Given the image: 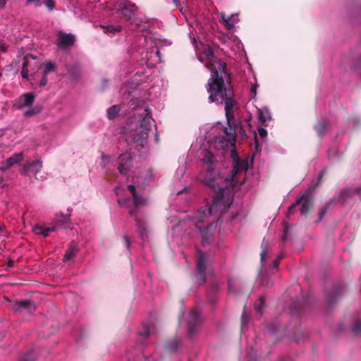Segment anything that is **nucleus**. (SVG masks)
<instances>
[{"label":"nucleus","instance_id":"nucleus-1","mask_svg":"<svg viewBox=\"0 0 361 361\" xmlns=\"http://www.w3.org/2000/svg\"><path fill=\"white\" fill-rule=\"evenodd\" d=\"M211 77L206 85L207 92L209 94L208 99L211 103L221 104L224 103V98L231 92V88L226 87L222 71H219L210 66Z\"/></svg>","mask_w":361,"mask_h":361},{"label":"nucleus","instance_id":"nucleus-2","mask_svg":"<svg viewBox=\"0 0 361 361\" xmlns=\"http://www.w3.org/2000/svg\"><path fill=\"white\" fill-rule=\"evenodd\" d=\"M198 180L205 184L207 186L218 190V192L214 198L212 204L209 207V213H211L217 204L224 201L225 207L228 209L233 202V197H228L224 200V190L218 186L216 174L215 173L213 167L209 165L206 170L202 171L198 176Z\"/></svg>","mask_w":361,"mask_h":361},{"label":"nucleus","instance_id":"nucleus-3","mask_svg":"<svg viewBox=\"0 0 361 361\" xmlns=\"http://www.w3.org/2000/svg\"><path fill=\"white\" fill-rule=\"evenodd\" d=\"M145 116L140 121V126L135 129L131 128L129 131L128 137L134 142L144 141L148 137V133L150 130L151 111L149 109H145Z\"/></svg>","mask_w":361,"mask_h":361},{"label":"nucleus","instance_id":"nucleus-4","mask_svg":"<svg viewBox=\"0 0 361 361\" xmlns=\"http://www.w3.org/2000/svg\"><path fill=\"white\" fill-rule=\"evenodd\" d=\"M209 213V208H201L198 210V216L196 218L198 219L197 224H196V227L200 231L202 234V245L203 246H207L211 243L214 238V231L216 226V224L210 223L207 227L202 228L199 224L204 221V218L207 214H211Z\"/></svg>","mask_w":361,"mask_h":361},{"label":"nucleus","instance_id":"nucleus-5","mask_svg":"<svg viewBox=\"0 0 361 361\" xmlns=\"http://www.w3.org/2000/svg\"><path fill=\"white\" fill-rule=\"evenodd\" d=\"M118 12L130 25L136 28H141L142 20L137 15V8L135 4L127 1L121 6Z\"/></svg>","mask_w":361,"mask_h":361},{"label":"nucleus","instance_id":"nucleus-6","mask_svg":"<svg viewBox=\"0 0 361 361\" xmlns=\"http://www.w3.org/2000/svg\"><path fill=\"white\" fill-rule=\"evenodd\" d=\"M202 58H204L207 63L205 66L210 71V66L214 67L215 69H218L219 71H222L223 73H226V63L216 59L214 57V51L212 48L209 46H207L204 47L201 56H200V61H202Z\"/></svg>","mask_w":361,"mask_h":361},{"label":"nucleus","instance_id":"nucleus-7","mask_svg":"<svg viewBox=\"0 0 361 361\" xmlns=\"http://www.w3.org/2000/svg\"><path fill=\"white\" fill-rule=\"evenodd\" d=\"M208 257L205 253L200 250H197L196 253V279L200 284L206 282V272L207 269Z\"/></svg>","mask_w":361,"mask_h":361},{"label":"nucleus","instance_id":"nucleus-8","mask_svg":"<svg viewBox=\"0 0 361 361\" xmlns=\"http://www.w3.org/2000/svg\"><path fill=\"white\" fill-rule=\"evenodd\" d=\"M202 322L200 312L196 310H191L188 317V336L192 338L197 332Z\"/></svg>","mask_w":361,"mask_h":361},{"label":"nucleus","instance_id":"nucleus-9","mask_svg":"<svg viewBox=\"0 0 361 361\" xmlns=\"http://www.w3.org/2000/svg\"><path fill=\"white\" fill-rule=\"evenodd\" d=\"M42 169V162L39 160L32 161L23 166L22 173L28 176L32 175L37 180H44L46 178L44 175H39Z\"/></svg>","mask_w":361,"mask_h":361},{"label":"nucleus","instance_id":"nucleus-10","mask_svg":"<svg viewBox=\"0 0 361 361\" xmlns=\"http://www.w3.org/2000/svg\"><path fill=\"white\" fill-rule=\"evenodd\" d=\"M298 204H301L300 214L306 215L313 207V202L308 196L302 195L298 198L295 204H292L288 211V214H293L294 209Z\"/></svg>","mask_w":361,"mask_h":361},{"label":"nucleus","instance_id":"nucleus-11","mask_svg":"<svg viewBox=\"0 0 361 361\" xmlns=\"http://www.w3.org/2000/svg\"><path fill=\"white\" fill-rule=\"evenodd\" d=\"M56 44L59 49L64 50L71 47L75 42V36L71 33H66L59 30L57 33Z\"/></svg>","mask_w":361,"mask_h":361},{"label":"nucleus","instance_id":"nucleus-12","mask_svg":"<svg viewBox=\"0 0 361 361\" xmlns=\"http://www.w3.org/2000/svg\"><path fill=\"white\" fill-rule=\"evenodd\" d=\"M35 94L32 92H27L20 95L13 103V108L22 109L24 107H30L33 104Z\"/></svg>","mask_w":361,"mask_h":361},{"label":"nucleus","instance_id":"nucleus-13","mask_svg":"<svg viewBox=\"0 0 361 361\" xmlns=\"http://www.w3.org/2000/svg\"><path fill=\"white\" fill-rule=\"evenodd\" d=\"M224 103H225V114L228 126H231V121L234 119L233 108L237 104L233 98V91L228 93V94L224 98Z\"/></svg>","mask_w":361,"mask_h":361},{"label":"nucleus","instance_id":"nucleus-14","mask_svg":"<svg viewBox=\"0 0 361 361\" xmlns=\"http://www.w3.org/2000/svg\"><path fill=\"white\" fill-rule=\"evenodd\" d=\"M344 287L343 285H338L333 288L331 293L326 292V300L329 306L333 305L339 298L343 296Z\"/></svg>","mask_w":361,"mask_h":361},{"label":"nucleus","instance_id":"nucleus-15","mask_svg":"<svg viewBox=\"0 0 361 361\" xmlns=\"http://www.w3.org/2000/svg\"><path fill=\"white\" fill-rule=\"evenodd\" d=\"M23 159V153H16L2 163V166H1L0 170L2 171H6L13 165L20 163Z\"/></svg>","mask_w":361,"mask_h":361},{"label":"nucleus","instance_id":"nucleus-16","mask_svg":"<svg viewBox=\"0 0 361 361\" xmlns=\"http://www.w3.org/2000/svg\"><path fill=\"white\" fill-rule=\"evenodd\" d=\"M132 157L130 154L126 153L120 155L118 170L121 174H127L129 167L128 162L130 161Z\"/></svg>","mask_w":361,"mask_h":361},{"label":"nucleus","instance_id":"nucleus-17","mask_svg":"<svg viewBox=\"0 0 361 361\" xmlns=\"http://www.w3.org/2000/svg\"><path fill=\"white\" fill-rule=\"evenodd\" d=\"M70 221V215L66 214H60V215H56V217L54 219V226H56V228L58 229L60 228H65L68 226Z\"/></svg>","mask_w":361,"mask_h":361},{"label":"nucleus","instance_id":"nucleus-18","mask_svg":"<svg viewBox=\"0 0 361 361\" xmlns=\"http://www.w3.org/2000/svg\"><path fill=\"white\" fill-rule=\"evenodd\" d=\"M17 307L20 311H27L29 313H32L36 310L34 302L29 300H23L18 302Z\"/></svg>","mask_w":361,"mask_h":361},{"label":"nucleus","instance_id":"nucleus-19","mask_svg":"<svg viewBox=\"0 0 361 361\" xmlns=\"http://www.w3.org/2000/svg\"><path fill=\"white\" fill-rule=\"evenodd\" d=\"M353 191L349 188H343L341 190L337 202L345 204L353 198Z\"/></svg>","mask_w":361,"mask_h":361},{"label":"nucleus","instance_id":"nucleus-20","mask_svg":"<svg viewBox=\"0 0 361 361\" xmlns=\"http://www.w3.org/2000/svg\"><path fill=\"white\" fill-rule=\"evenodd\" d=\"M233 127L235 126V123H234L233 120H231V126H229L230 128L229 129L225 128L224 133L226 135V136L228 137V140H227L228 142L231 145L235 146V142H236L235 129H233Z\"/></svg>","mask_w":361,"mask_h":361},{"label":"nucleus","instance_id":"nucleus-21","mask_svg":"<svg viewBox=\"0 0 361 361\" xmlns=\"http://www.w3.org/2000/svg\"><path fill=\"white\" fill-rule=\"evenodd\" d=\"M135 221L136 222L137 232L139 233L141 238H144L147 236L148 232L146 222L138 219L137 217L135 218Z\"/></svg>","mask_w":361,"mask_h":361},{"label":"nucleus","instance_id":"nucleus-22","mask_svg":"<svg viewBox=\"0 0 361 361\" xmlns=\"http://www.w3.org/2000/svg\"><path fill=\"white\" fill-rule=\"evenodd\" d=\"M249 168L248 161L246 159H238L235 163L233 171L238 173L241 171H247Z\"/></svg>","mask_w":361,"mask_h":361},{"label":"nucleus","instance_id":"nucleus-23","mask_svg":"<svg viewBox=\"0 0 361 361\" xmlns=\"http://www.w3.org/2000/svg\"><path fill=\"white\" fill-rule=\"evenodd\" d=\"M257 115L258 118L261 122L262 125H263L264 126H267V123L271 120V116L269 112L267 110L264 111L262 109H258Z\"/></svg>","mask_w":361,"mask_h":361},{"label":"nucleus","instance_id":"nucleus-24","mask_svg":"<svg viewBox=\"0 0 361 361\" xmlns=\"http://www.w3.org/2000/svg\"><path fill=\"white\" fill-rule=\"evenodd\" d=\"M165 346L168 352L175 353L178 348V341L176 338H171L166 341Z\"/></svg>","mask_w":361,"mask_h":361},{"label":"nucleus","instance_id":"nucleus-25","mask_svg":"<svg viewBox=\"0 0 361 361\" xmlns=\"http://www.w3.org/2000/svg\"><path fill=\"white\" fill-rule=\"evenodd\" d=\"M57 229L56 228V226H53L51 227L48 228H44L41 226H36L35 228V231L36 233L37 234H42L44 237H47L49 235L50 232L55 231Z\"/></svg>","mask_w":361,"mask_h":361},{"label":"nucleus","instance_id":"nucleus-26","mask_svg":"<svg viewBox=\"0 0 361 361\" xmlns=\"http://www.w3.org/2000/svg\"><path fill=\"white\" fill-rule=\"evenodd\" d=\"M265 305V298L264 295H261L258 300L255 304V309L256 311V313L258 314L259 316L262 314L263 308Z\"/></svg>","mask_w":361,"mask_h":361},{"label":"nucleus","instance_id":"nucleus-27","mask_svg":"<svg viewBox=\"0 0 361 361\" xmlns=\"http://www.w3.org/2000/svg\"><path fill=\"white\" fill-rule=\"evenodd\" d=\"M30 56L31 58L34 59V57L32 55H27L24 58L23 62L22 64V69L20 71V74H21L22 78L24 79H28V69H27L28 60H27V59Z\"/></svg>","mask_w":361,"mask_h":361},{"label":"nucleus","instance_id":"nucleus-28","mask_svg":"<svg viewBox=\"0 0 361 361\" xmlns=\"http://www.w3.org/2000/svg\"><path fill=\"white\" fill-rule=\"evenodd\" d=\"M336 201L334 199L329 200L323 207V208L321 209V211L319 213V219L317 221V223H319L325 216L328 209L330 207V206L332 204H336Z\"/></svg>","mask_w":361,"mask_h":361},{"label":"nucleus","instance_id":"nucleus-29","mask_svg":"<svg viewBox=\"0 0 361 361\" xmlns=\"http://www.w3.org/2000/svg\"><path fill=\"white\" fill-rule=\"evenodd\" d=\"M77 252L78 249L75 246H71L64 254L63 262H68L72 259L75 257Z\"/></svg>","mask_w":361,"mask_h":361},{"label":"nucleus","instance_id":"nucleus-30","mask_svg":"<svg viewBox=\"0 0 361 361\" xmlns=\"http://www.w3.org/2000/svg\"><path fill=\"white\" fill-rule=\"evenodd\" d=\"M218 290H219L218 283H214L208 291V298L209 299L211 302L213 303L215 302V295H216V293L218 292Z\"/></svg>","mask_w":361,"mask_h":361},{"label":"nucleus","instance_id":"nucleus-31","mask_svg":"<svg viewBox=\"0 0 361 361\" xmlns=\"http://www.w3.org/2000/svg\"><path fill=\"white\" fill-rule=\"evenodd\" d=\"M120 110H121L120 106L118 105H114V106H111L107 110L108 118L109 119L115 118L118 116Z\"/></svg>","mask_w":361,"mask_h":361},{"label":"nucleus","instance_id":"nucleus-32","mask_svg":"<svg viewBox=\"0 0 361 361\" xmlns=\"http://www.w3.org/2000/svg\"><path fill=\"white\" fill-rule=\"evenodd\" d=\"M228 293L230 294L237 295L239 293L238 290H237V288H238V284L233 279H228Z\"/></svg>","mask_w":361,"mask_h":361},{"label":"nucleus","instance_id":"nucleus-33","mask_svg":"<svg viewBox=\"0 0 361 361\" xmlns=\"http://www.w3.org/2000/svg\"><path fill=\"white\" fill-rule=\"evenodd\" d=\"M103 28L104 30V32L109 33L111 35H116V33H118L121 31V26H114L112 25H107V26H103Z\"/></svg>","mask_w":361,"mask_h":361},{"label":"nucleus","instance_id":"nucleus-34","mask_svg":"<svg viewBox=\"0 0 361 361\" xmlns=\"http://www.w3.org/2000/svg\"><path fill=\"white\" fill-rule=\"evenodd\" d=\"M37 355L35 350H31L27 354H25L21 357L20 361H35L37 360Z\"/></svg>","mask_w":361,"mask_h":361},{"label":"nucleus","instance_id":"nucleus-35","mask_svg":"<svg viewBox=\"0 0 361 361\" xmlns=\"http://www.w3.org/2000/svg\"><path fill=\"white\" fill-rule=\"evenodd\" d=\"M221 18L224 25L226 26V27L228 30H232L234 28V24L230 22L231 19V16L226 17V14L224 13H221Z\"/></svg>","mask_w":361,"mask_h":361},{"label":"nucleus","instance_id":"nucleus-36","mask_svg":"<svg viewBox=\"0 0 361 361\" xmlns=\"http://www.w3.org/2000/svg\"><path fill=\"white\" fill-rule=\"evenodd\" d=\"M267 326L268 331L272 334H276L281 327L277 321L269 323Z\"/></svg>","mask_w":361,"mask_h":361},{"label":"nucleus","instance_id":"nucleus-37","mask_svg":"<svg viewBox=\"0 0 361 361\" xmlns=\"http://www.w3.org/2000/svg\"><path fill=\"white\" fill-rule=\"evenodd\" d=\"M262 251L260 253V256H261V263H262V264H263V263L264 262V261L266 259V257L267 255V248H268V243L264 239L263 240V241L262 243Z\"/></svg>","mask_w":361,"mask_h":361},{"label":"nucleus","instance_id":"nucleus-38","mask_svg":"<svg viewBox=\"0 0 361 361\" xmlns=\"http://www.w3.org/2000/svg\"><path fill=\"white\" fill-rule=\"evenodd\" d=\"M215 157L210 151H206L203 158V162L206 164H211L214 161Z\"/></svg>","mask_w":361,"mask_h":361},{"label":"nucleus","instance_id":"nucleus-39","mask_svg":"<svg viewBox=\"0 0 361 361\" xmlns=\"http://www.w3.org/2000/svg\"><path fill=\"white\" fill-rule=\"evenodd\" d=\"M133 204L135 207H139L140 206H143L145 204V200L142 196L138 195L137 194L133 197Z\"/></svg>","mask_w":361,"mask_h":361},{"label":"nucleus","instance_id":"nucleus-40","mask_svg":"<svg viewBox=\"0 0 361 361\" xmlns=\"http://www.w3.org/2000/svg\"><path fill=\"white\" fill-rule=\"evenodd\" d=\"M326 172H327V169H326V168H324L319 173L318 178H317V182H316V183L314 185V188H317L319 187L322 185V181H323V178L325 176V174L326 173Z\"/></svg>","mask_w":361,"mask_h":361},{"label":"nucleus","instance_id":"nucleus-41","mask_svg":"<svg viewBox=\"0 0 361 361\" xmlns=\"http://www.w3.org/2000/svg\"><path fill=\"white\" fill-rule=\"evenodd\" d=\"M326 125L325 122H319L318 125L315 127V130L317 134L322 137L326 130Z\"/></svg>","mask_w":361,"mask_h":361},{"label":"nucleus","instance_id":"nucleus-42","mask_svg":"<svg viewBox=\"0 0 361 361\" xmlns=\"http://www.w3.org/2000/svg\"><path fill=\"white\" fill-rule=\"evenodd\" d=\"M39 112H40V109L37 108V107L32 108V109H28L27 111H26L24 113V116L25 117H31V116L38 114Z\"/></svg>","mask_w":361,"mask_h":361},{"label":"nucleus","instance_id":"nucleus-43","mask_svg":"<svg viewBox=\"0 0 361 361\" xmlns=\"http://www.w3.org/2000/svg\"><path fill=\"white\" fill-rule=\"evenodd\" d=\"M352 331L355 334H361V321L360 320H356L352 327Z\"/></svg>","mask_w":361,"mask_h":361},{"label":"nucleus","instance_id":"nucleus-44","mask_svg":"<svg viewBox=\"0 0 361 361\" xmlns=\"http://www.w3.org/2000/svg\"><path fill=\"white\" fill-rule=\"evenodd\" d=\"M56 69V66L51 61H48L45 63V69L43 72V74L47 75V73L50 71H53Z\"/></svg>","mask_w":361,"mask_h":361},{"label":"nucleus","instance_id":"nucleus-45","mask_svg":"<svg viewBox=\"0 0 361 361\" xmlns=\"http://www.w3.org/2000/svg\"><path fill=\"white\" fill-rule=\"evenodd\" d=\"M151 334L150 326L147 325L144 327V330L139 332V335L142 337H148Z\"/></svg>","mask_w":361,"mask_h":361},{"label":"nucleus","instance_id":"nucleus-46","mask_svg":"<svg viewBox=\"0 0 361 361\" xmlns=\"http://www.w3.org/2000/svg\"><path fill=\"white\" fill-rule=\"evenodd\" d=\"M45 5L49 11H52L55 8L54 0H45Z\"/></svg>","mask_w":361,"mask_h":361},{"label":"nucleus","instance_id":"nucleus-47","mask_svg":"<svg viewBox=\"0 0 361 361\" xmlns=\"http://www.w3.org/2000/svg\"><path fill=\"white\" fill-rule=\"evenodd\" d=\"M130 200V198L118 199L117 202L120 207H126Z\"/></svg>","mask_w":361,"mask_h":361},{"label":"nucleus","instance_id":"nucleus-48","mask_svg":"<svg viewBox=\"0 0 361 361\" xmlns=\"http://www.w3.org/2000/svg\"><path fill=\"white\" fill-rule=\"evenodd\" d=\"M31 3H34L35 6L36 8L40 7L42 4V3L40 1V0H27V4H30Z\"/></svg>","mask_w":361,"mask_h":361},{"label":"nucleus","instance_id":"nucleus-49","mask_svg":"<svg viewBox=\"0 0 361 361\" xmlns=\"http://www.w3.org/2000/svg\"><path fill=\"white\" fill-rule=\"evenodd\" d=\"M259 280L262 285L269 286V281L262 275L259 276Z\"/></svg>","mask_w":361,"mask_h":361},{"label":"nucleus","instance_id":"nucleus-50","mask_svg":"<svg viewBox=\"0 0 361 361\" xmlns=\"http://www.w3.org/2000/svg\"><path fill=\"white\" fill-rule=\"evenodd\" d=\"M47 75L43 74L42 78L41 79V80L39 82V86L44 87L47 85Z\"/></svg>","mask_w":361,"mask_h":361},{"label":"nucleus","instance_id":"nucleus-51","mask_svg":"<svg viewBox=\"0 0 361 361\" xmlns=\"http://www.w3.org/2000/svg\"><path fill=\"white\" fill-rule=\"evenodd\" d=\"M128 189L130 192V193L132 194L133 197H134L135 195H137L136 188H135V187L134 185H128Z\"/></svg>","mask_w":361,"mask_h":361},{"label":"nucleus","instance_id":"nucleus-52","mask_svg":"<svg viewBox=\"0 0 361 361\" xmlns=\"http://www.w3.org/2000/svg\"><path fill=\"white\" fill-rule=\"evenodd\" d=\"M258 133H259V135H260V137H264L267 135V130L263 128H258Z\"/></svg>","mask_w":361,"mask_h":361},{"label":"nucleus","instance_id":"nucleus-53","mask_svg":"<svg viewBox=\"0 0 361 361\" xmlns=\"http://www.w3.org/2000/svg\"><path fill=\"white\" fill-rule=\"evenodd\" d=\"M288 231V224H286L284 225V235L281 238L283 242H285L287 240Z\"/></svg>","mask_w":361,"mask_h":361},{"label":"nucleus","instance_id":"nucleus-54","mask_svg":"<svg viewBox=\"0 0 361 361\" xmlns=\"http://www.w3.org/2000/svg\"><path fill=\"white\" fill-rule=\"evenodd\" d=\"M280 262H279V259H275L272 264H271V267H272V270H274V269H278V267H279V264Z\"/></svg>","mask_w":361,"mask_h":361},{"label":"nucleus","instance_id":"nucleus-55","mask_svg":"<svg viewBox=\"0 0 361 361\" xmlns=\"http://www.w3.org/2000/svg\"><path fill=\"white\" fill-rule=\"evenodd\" d=\"M137 207L135 208H133L131 209L130 211H129V214L130 216H135L137 214V210L136 209Z\"/></svg>","mask_w":361,"mask_h":361},{"label":"nucleus","instance_id":"nucleus-56","mask_svg":"<svg viewBox=\"0 0 361 361\" xmlns=\"http://www.w3.org/2000/svg\"><path fill=\"white\" fill-rule=\"evenodd\" d=\"M123 240L125 241V244H126V247H129L130 245V242L129 238L127 236H124L123 237Z\"/></svg>","mask_w":361,"mask_h":361},{"label":"nucleus","instance_id":"nucleus-57","mask_svg":"<svg viewBox=\"0 0 361 361\" xmlns=\"http://www.w3.org/2000/svg\"><path fill=\"white\" fill-rule=\"evenodd\" d=\"M0 49L2 51L6 52L7 51V47L2 42H0Z\"/></svg>","mask_w":361,"mask_h":361},{"label":"nucleus","instance_id":"nucleus-58","mask_svg":"<svg viewBox=\"0 0 361 361\" xmlns=\"http://www.w3.org/2000/svg\"><path fill=\"white\" fill-rule=\"evenodd\" d=\"M257 85L255 84V85H253L251 87V92L252 93H254L255 94H256V91H257Z\"/></svg>","mask_w":361,"mask_h":361},{"label":"nucleus","instance_id":"nucleus-59","mask_svg":"<svg viewBox=\"0 0 361 361\" xmlns=\"http://www.w3.org/2000/svg\"><path fill=\"white\" fill-rule=\"evenodd\" d=\"M355 192L360 197L361 199V188H357L355 190Z\"/></svg>","mask_w":361,"mask_h":361},{"label":"nucleus","instance_id":"nucleus-60","mask_svg":"<svg viewBox=\"0 0 361 361\" xmlns=\"http://www.w3.org/2000/svg\"><path fill=\"white\" fill-rule=\"evenodd\" d=\"M13 264H14V262H13V260H12V259H9V260L8 261V267H13Z\"/></svg>","mask_w":361,"mask_h":361},{"label":"nucleus","instance_id":"nucleus-61","mask_svg":"<svg viewBox=\"0 0 361 361\" xmlns=\"http://www.w3.org/2000/svg\"><path fill=\"white\" fill-rule=\"evenodd\" d=\"M6 3V0H0V8H3Z\"/></svg>","mask_w":361,"mask_h":361},{"label":"nucleus","instance_id":"nucleus-62","mask_svg":"<svg viewBox=\"0 0 361 361\" xmlns=\"http://www.w3.org/2000/svg\"><path fill=\"white\" fill-rule=\"evenodd\" d=\"M294 339L295 340L296 342H299L301 340V338L299 337L297 334H295L294 336Z\"/></svg>","mask_w":361,"mask_h":361},{"label":"nucleus","instance_id":"nucleus-63","mask_svg":"<svg viewBox=\"0 0 361 361\" xmlns=\"http://www.w3.org/2000/svg\"><path fill=\"white\" fill-rule=\"evenodd\" d=\"M173 2L176 6L180 5V0H173Z\"/></svg>","mask_w":361,"mask_h":361},{"label":"nucleus","instance_id":"nucleus-64","mask_svg":"<svg viewBox=\"0 0 361 361\" xmlns=\"http://www.w3.org/2000/svg\"><path fill=\"white\" fill-rule=\"evenodd\" d=\"M283 259V256L282 255H280L276 259H279V262H281V260Z\"/></svg>","mask_w":361,"mask_h":361}]
</instances>
